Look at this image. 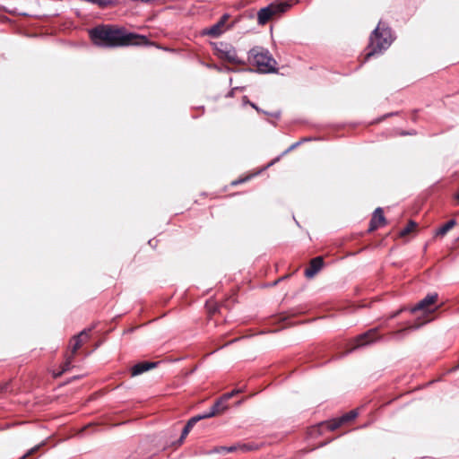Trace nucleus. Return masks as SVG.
I'll list each match as a JSON object with an SVG mask.
<instances>
[{
    "label": "nucleus",
    "instance_id": "obj_20",
    "mask_svg": "<svg viewBox=\"0 0 459 459\" xmlns=\"http://www.w3.org/2000/svg\"><path fill=\"white\" fill-rule=\"evenodd\" d=\"M206 307H207L208 315L210 317H212L213 315H215L219 311V307L213 302H207Z\"/></svg>",
    "mask_w": 459,
    "mask_h": 459
},
{
    "label": "nucleus",
    "instance_id": "obj_6",
    "mask_svg": "<svg viewBox=\"0 0 459 459\" xmlns=\"http://www.w3.org/2000/svg\"><path fill=\"white\" fill-rule=\"evenodd\" d=\"M230 18L229 13H224L220 20L213 25L209 28H205L203 30L204 35L210 36L212 38H218L222 33H224L228 29H230L232 25L228 24V22Z\"/></svg>",
    "mask_w": 459,
    "mask_h": 459
},
{
    "label": "nucleus",
    "instance_id": "obj_13",
    "mask_svg": "<svg viewBox=\"0 0 459 459\" xmlns=\"http://www.w3.org/2000/svg\"><path fill=\"white\" fill-rule=\"evenodd\" d=\"M158 362H152V361H142L137 364H135L131 368V377H136L138 375H141L152 368H154L157 366Z\"/></svg>",
    "mask_w": 459,
    "mask_h": 459
},
{
    "label": "nucleus",
    "instance_id": "obj_32",
    "mask_svg": "<svg viewBox=\"0 0 459 459\" xmlns=\"http://www.w3.org/2000/svg\"><path fill=\"white\" fill-rule=\"evenodd\" d=\"M237 340H238V339L231 340V341H230V342H229L227 344L231 343V342H236Z\"/></svg>",
    "mask_w": 459,
    "mask_h": 459
},
{
    "label": "nucleus",
    "instance_id": "obj_15",
    "mask_svg": "<svg viewBox=\"0 0 459 459\" xmlns=\"http://www.w3.org/2000/svg\"><path fill=\"white\" fill-rule=\"evenodd\" d=\"M203 420L202 417L200 415H196L195 417H192L187 422L186 424L185 425L183 430H182V433H181V436H180V438H179V443L182 444L184 439L186 437V436L188 435V433L191 431V429H193V427L199 421Z\"/></svg>",
    "mask_w": 459,
    "mask_h": 459
},
{
    "label": "nucleus",
    "instance_id": "obj_28",
    "mask_svg": "<svg viewBox=\"0 0 459 459\" xmlns=\"http://www.w3.org/2000/svg\"><path fill=\"white\" fill-rule=\"evenodd\" d=\"M454 198H455V200L456 202V204L459 205V191L455 194Z\"/></svg>",
    "mask_w": 459,
    "mask_h": 459
},
{
    "label": "nucleus",
    "instance_id": "obj_14",
    "mask_svg": "<svg viewBox=\"0 0 459 459\" xmlns=\"http://www.w3.org/2000/svg\"><path fill=\"white\" fill-rule=\"evenodd\" d=\"M219 56L222 60H225L230 64H234V65L242 64V60L238 56V55L234 49L220 50Z\"/></svg>",
    "mask_w": 459,
    "mask_h": 459
},
{
    "label": "nucleus",
    "instance_id": "obj_18",
    "mask_svg": "<svg viewBox=\"0 0 459 459\" xmlns=\"http://www.w3.org/2000/svg\"><path fill=\"white\" fill-rule=\"evenodd\" d=\"M417 227H418V224L415 221H410L409 223L407 224V226L399 232V237L400 238L408 237L411 233H412L416 230Z\"/></svg>",
    "mask_w": 459,
    "mask_h": 459
},
{
    "label": "nucleus",
    "instance_id": "obj_26",
    "mask_svg": "<svg viewBox=\"0 0 459 459\" xmlns=\"http://www.w3.org/2000/svg\"><path fill=\"white\" fill-rule=\"evenodd\" d=\"M241 392H242L241 389H235V390H233V391H231L230 393H227L226 394H230V398H232L234 395H236V394H239Z\"/></svg>",
    "mask_w": 459,
    "mask_h": 459
},
{
    "label": "nucleus",
    "instance_id": "obj_27",
    "mask_svg": "<svg viewBox=\"0 0 459 459\" xmlns=\"http://www.w3.org/2000/svg\"><path fill=\"white\" fill-rule=\"evenodd\" d=\"M241 450L243 451H247V450H251L252 447L250 446H247V445H242V446H238Z\"/></svg>",
    "mask_w": 459,
    "mask_h": 459
},
{
    "label": "nucleus",
    "instance_id": "obj_8",
    "mask_svg": "<svg viewBox=\"0 0 459 459\" xmlns=\"http://www.w3.org/2000/svg\"><path fill=\"white\" fill-rule=\"evenodd\" d=\"M358 416V412L356 410H352L348 413L342 415L338 419H333L331 420L321 422L318 427H326L329 430L333 431L342 426L343 424L353 420Z\"/></svg>",
    "mask_w": 459,
    "mask_h": 459
},
{
    "label": "nucleus",
    "instance_id": "obj_16",
    "mask_svg": "<svg viewBox=\"0 0 459 459\" xmlns=\"http://www.w3.org/2000/svg\"><path fill=\"white\" fill-rule=\"evenodd\" d=\"M74 356L70 355L68 352L65 354V362L61 366V370L54 373L53 377L55 378L60 377L64 373L70 370L72 368V361L74 360Z\"/></svg>",
    "mask_w": 459,
    "mask_h": 459
},
{
    "label": "nucleus",
    "instance_id": "obj_29",
    "mask_svg": "<svg viewBox=\"0 0 459 459\" xmlns=\"http://www.w3.org/2000/svg\"><path fill=\"white\" fill-rule=\"evenodd\" d=\"M249 105H250L253 108H255L256 111H258V112L260 111L259 108H258L255 103H253V102H249Z\"/></svg>",
    "mask_w": 459,
    "mask_h": 459
},
{
    "label": "nucleus",
    "instance_id": "obj_5",
    "mask_svg": "<svg viewBox=\"0 0 459 459\" xmlns=\"http://www.w3.org/2000/svg\"><path fill=\"white\" fill-rule=\"evenodd\" d=\"M380 338L381 335L378 333L377 327L369 329L368 331L358 335L356 338L351 341V348L348 350V352L353 351L358 348L369 345L375 342L376 341L379 340Z\"/></svg>",
    "mask_w": 459,
    "mask_h": 459
},
{
    "label": "nucleus",
    "instance_id": "obj_10",
    "mask_svg": "<svg viewBox=\"0 0 459 459\" xmlns=\"http://www.w3.org/2000/svg\"><path fill=\"white\" fill-rule=\"evenodd\" d=\"M230 399V394H223L220 399H218L214 404L212 406L208 412L204 414H199L203 420L209 419L217 415L221 414L224 411L227 410L228 405L227 402Z\"/></svg>",
    "mask_w": 459,
    "mask_h": 459
},
{
    "label": "nucleus",
    "instance_id": "obj_4",
    "mask_svg": "<svg viewBox=\"0 0 459 459\" xmlns=\"http://www.w3.org/2000/svg\"><path fill=\"white\" fill-rule=\"evenodd\" d=\"M290 4L288 3H273L259 10L257 21L261 25L266 24L274 15L285 13Z\"/></svg>",
    "mask_w": 459,
    "mask_h": 459
},
{
    "label": "nucleus",
    "instance_id": "obj_1",
    "mask_svg": "<svg viewBox=\"0 0 459 459\" xmlns=\"http://www.w3.org/2000/svg\"><path fill=\"white\" fill-rule=\"evenodd\" d=\"M90 35L94 44L108 48L147 43L146 37L135 33H126L124 29L112 25L97 26L90 31Z\"/></svg>",
    "mask_w": 459,
    "mask_h": 459
},
{
    "label": "nucleus",
    "instance_id": "obj_19",
    "mask_svg": "<svg viewBox=\"0 0 459 459\" xmlns=\"http://www.w3.org/2000/svg\"><path fill=\"white\" fill-rule=\"evenodd\" d=\"M428 321H429V319H424V320L420 321V318H418L413 325H411L407 326L404 329L398 330V331L394 332V334L401 333H403V332H404V331H406L408 329H418L421 325H423L425 323H427Z\"/></svg>",
    "mask_w": 459,
    "mask_h": 459
},
{
    "label": "nucleus",
    "instance_id": "obj_3",
    "mask_svg": "<svg viewBox=\"0 0 459 459\" xmlns=\"http://www.w3.org/2000/svg\"><path fill=\"white\" fill-rule=\"evenodd\" d=\"M248 62L255 66L260 73H273L276 71V61L267 49L255 47L248 52Z\"/></svg>",
    "mask_w": 459,
    "mask_h": 459
},
{
    "label": "nucleus",
    "instance_id": "obj_30",
    "mask_svg": "<svg viewBox=\"0 0 459 459\" xmlns=\"http://www.w3.org/2000/svg\"><path fill=\"white\" fill-rule=\"evenodd\" d=\"M457 369H459V364H458V365H456L455 368H452V371H455V370H457Z\"/></svg>",
    "mask_w": 459,
    "mask_h": 459
},
{
    "label": "nucleus",
    "instance_id": "obj_21",
    "mask_svg": "<svg viewBox=\"0 0 459 459\" xmlns=\"http://www.w3.org/2000/svg\"><path fill=\"white\" fill-rule=\"evenodd\" d=\"M44 442L39 444V445H37L35 446L34 447L30 448L23 456H22L20 459H27L28 457L33 455L34 454H36L39 448L44 446Z\"/></svg>",
    "mask_w": 459,
    "mask_h": 459
},
{
    "label": "nucleus",
    "instance_id": "obj_17",
    "mask_svg": "<svg viewBox=\"0 0 459 459\" xmlns=\"http://www.w3.org/2000/svg\"><path fill=\"white\" fill-rule=\"evenodd\" d=\"M456 224L455 220H450L436 231V237H444Z\"/></svg>",
    "mask_w": 459,
    "mask_h": 459
},
{
    "label": "nucleus",
    "instance_id": "obj_11",
    "mask_svg": "<svg viewBox=\"0 0 459 459\" xmlns=\"http://www.w3.org/2000/svg\"><path fill=\"white\" fill-rule=\"evenodd\" d=\"M385 218L384 216L383 209L378 207L375 210L372 218L370 220L368 232H373L378 228L385 225Z\"/></svg>",
    "mask_w": 459,
    "mask_h": 459
},
{
    "label": "nucleus",
    "instance_id": "obj_24",
    "mask_svg": "<svg viewBox=\"0 0 459 459\" xmlns=\"http://www.w3.org/2000/svg\"><path fill=\"white\" fill-rule=\"evenodd\" d=\"M404 310H405V307L400 308L399 310H397V311L394 312L393 314H391L389 316V318H394V317L398 316Z\"/></svg>",
    "mask_w": 459,
    "mask_h": 459
},
{
    "label": "nucleus",
    "instance_id": "obj_2",
    "mask_svg": "<svg viewBox=\"0 0 459 459\" xmlns=\"http://www.w3.org/2000/svg\"><path fill=\"white\" fill-rule=\"evenodd\" d=\"M392 43L391 31L388 29H382L377 26L369 38L368 52L364 56V62L368 61L376 54L382 53L390 47Z\"/></svg>",
    "mask_w": 459,
    "mask_h": 459
},
{
    "label": "nucleus",
    "instance_id": "obj_25",
    "mask_svg": "<svg viewBox=\"0 0 459 459\" xmlns=\"http://www.w3.org/2000/svg\"><path fill=\"white\" fill-rule=\"evenodd\" d=\"M238 449V446H230V447H221V450L222 451H226V452H234Z\"/></svg>",
    "mask_w": 459,
    "mask_h": 459
},
{
    "label": "nucleus",
    "instance_id": "obj_31",
    "mask_svg": "<svg viewBox=\"0 0 459 459\" xmlns=\"http://www.w3.org/2000/svg\"><path fill=\"white\" fill-rule=\"evenodd\" d=\"M244 101H245L246 103H248V104H249V102H250L249 100H247V97H244Z\"/></svg>",
    "mask_w": 459,
    "mask_h": 459
},
{
    "label": "nucleus",
    "instance_id": "obj_12",
    "mask_svg": "<svg viewBox=\"0 0 459 459\" xmlns=\"http://www.w3.org/2000/svg\"><path fill=\"white\" fill-rule=\"evenodd\" d=\"M324 259L322 256H316L311 259L308 267L305 270L307 278H313L323 267Z\"/></svg>",
    "mask_w": 459,
    "mask_h": 459
},
{
    "label": "nucleus",
    "instance_id": "obj_9",
    "mask_svg": "<svg viewBox=\"0 0 459 459\" xmlns=\"http://www.w3.org/2000/svg\"><path fill=\"white\" fill-rule=\"evenodd\" d=\"M90 330H83L77 335H74L69 342L68 349L66 352H68L72 356H75L77 351L81 349V347L89 341L90 339Z\"/></svg>",
    "mask_w": 459,
    "mask_h": 459
},
{
    "label": "nucleus",
    "instance_id": "obj_7",
    "mask_svg": "<svg viewBox=\"0 0 459 459\" xmlns=\"http://www.w3.org/2000/svg\"><path fill=\"white\" fill-rule=\"evenodd\" d=\"M437 299V293L429 294L423 299H421L415 307H411V312L416 313L417 311H422L425 316H429L437 310V308H431L430 307L436 304Z\"/></svg>",
    "mask_w": 459,
    "mask_h": 459
},
{
    "label": "nucleus",
    "instance_id": "obj_23",
    "mask_svg": "<svg viewBox=\"0 0 459 459\" xmlns=\"http://www.w3.org/2000/svg\"><path fill=\"white\" fill-rule=\"evenodd\" d=\"M250 178H251V176H248V177H246V178H239V179L234 180V181L231 182V185L232 186H237L238 184L244 183V182L247 181Z\"/></svg>",
    "mask_w": 459,
    "mask_h": 459
},
{
    "label": "nucleus",
    "instance_id": "obj_22",
    "mask_svg": "<svg viewBox=\"0 0 459 459\" xmlns=\"http://www.w3.org/2000/svg\"><path fill=\"white\" fill-rule=\"evenodd\" d=\"M10 382L0 383V394L10 391Z\"/></svg>",
    "mask_w": 459,
    "mask_h": 459
}]
</instances>
